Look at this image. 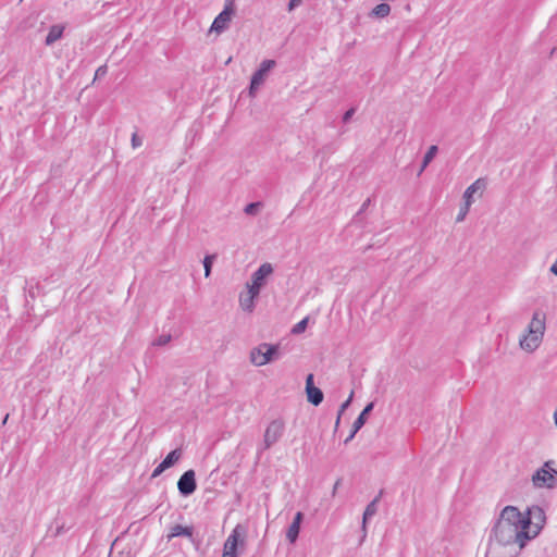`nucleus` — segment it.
<instances>
[{
	"mask_svg": "<svg viewBox=\"0 0 557 557\" xmlns=\"http://www.w3.org/2000/svg\"><path fill=\"white\" fill-rule=\"evenodd\" d=\"M244 536H245V529L237 524L233 531L231 532V534L227 536L226 541L224 542V545H223V550L227 552V553H233V554H237V547H238V544L242 543L244 544Z\"/></svg>",
	"mask_w": 557,
	"mask_h": 557,
	"instance_id": "9d476101",
	"label": "nucleus"
},
{
	"mask_svg": "<svg viewBox=\"0 0 557 557\" xmlns=\"http://www.w3.org/2000/svg\"><path fill=\"white\" fill-rule=\"evenodd\" d=\"M356 112V109L355 108H350L349 110H347L344 115H343V122L344 123H347L348 121H350V119L352 117V115L355 114Z\"/></svg>",
	"mask_w": 557,
	"mask_h": 557,
	"instance_id": "7c9ffc66",
	"label": "nucleus"
},
{
	"mask_svg": "<svg viewBox=\"0 0 557 557\" xmlns=\"http://www.w3.org/2000/svg\"><path fill=\"white\" fill-rule=\"evenodd\" d=\"M302 520H304V513L301 511H298L295 515L293 522L286 530V539L290 544H294L297 541Z\"/></svg>",
	"mask_w": 557,
	"mask_h": 557,
	"instance_id": "4468645a",
	"label": "nucleus"
},
{
	"mask_svg": "<svg viewBox=\"0 0 557 557\" xmlns=\"http://www.w3.org/2000/svg\"><path fill=\"white\" fill-rule=\"evenodd\" d=\"M553 419H554V424H555V426H556V429H557V406H556V408H555V410H554Z\"/></svg>",
	"mask_w": 557,
	"mask_h": 557,
	"instance_id": "e433bc0d",
	"label": "nucleus"
},
{
	"mask_svg": "<svg viewBox=\"0 0 557 557\" xmlns=\"http://www.w3.org/2000/svg\"><path fill=\"white\" fill-rule=\"evenodd\" d=\"M470 207H471V205H467L466 202H463V205L460 207V210L457 214L456 222L459 223L466 219V216L470 210Z\"/></svg>",
	"mask_w": 557,
	"mask_h": 557,
	"instance_id": "bb28decb",
	"label": "nucleus"
},
{
	"mask_svg": "<svg viewBox=\"0 0 557 557\" xmlns=\"http://www.w3.org/2000/svg\"><path fill=\"white\" fill-rule=\"evenodd\" d=\"M377 502H379V497H375L370 504H368V506L366 507V510L363 512V517H362V532H363V535H362V540L366 537L367 535V521L372 518L376 511H377Z\"/></svg>",
	"mask_w": 557,
	"mask_h": 557,
	"instance_id": "dca6fc26",
	"label": "nucleus"
},
{
	"mask_svg": "<svg viewBox=\"0 0 557 557\" xmlns=\"http://www.w3.org/2000/svg\"><path fill=\"white\" fill-rule=\"evenodd\" d=\"M141 144H143L141 138L136 133H134L133 136H132V146H133V148H138V147L141 146Z\"/></svg>",
	"mask_w": 557,
	"mask_h": 557,
	"instance_id": "c756f323",
	"label": "nucleus"
},
{
	"mask_svg": "<svg viewBox=\"0 0 557 557\" xmlns=\"http://www.w3.org/2000/svg\"><path fill=\"white\" fill-rule=\"evenodd\" d=\"M308 321H309V318L306 317L301 321L296 323L292 329V333L295 335H298V334H301L302 332H305V330L308 325Z\"/></svg>",
	"mask_w": 557,
	"mask_h": 557,
	"instance_id": "b1692460",
	"label": "nucleus"
},
{
	"mask_svg": "<svg viewBox=\"0 0 557 557\" xmlns=\"http://www.w3.org/2000/svg\"><path fill=\"white\" fill-rule=\"evenodd\" d=\"M521 522L522 512L515 506H506L492 529L491 540L502 546L516 544L519 548H523L530 541V536Z\"/></svg>",
	"mask_w": 557,
	"mask_h": 557,
	"instance_id": "f257e3e1",
	"label": "nucleus"
},
{
	"mask_svg": "<svg viewBox=\"0 0 557 557\" xmlns=\"http://www.w3.org/2000/svg\"><path fill=\"white\" fill-rule=\"evenodd\" d=\"M549 271L557 276V258L556 261L552 264Z\"/></svg>",
	"mask_w": 557,
	"mask_h": 557,
	"instance_id": "f704fd0d",
	"label": "nucleus"
},
{
	"mask_svg": "<svg viewBox=\"0 0 557 557\" xmlns=\"http://www.w3.org/2000/svg\"><path fill=\"white\" fill-rule=\"evenodd\" d=\"M522 527L530 541L535 539L544 528L546 523V513L540 506H531L528 508L525 513H522Z\"/></svg>",
	"mask_w": 557,
	"mask_h": 557,
	"instance_id": "7ed1b4c3",
	"label": "nucleus"
},
{
	"mask_svg": "<svg viewBox=\"0 0 557 557\" xmlns=\"http://www.w3.org/2000/svg\"><path fill=\"white\" fill-rule=\"evenodd\" d=\"M108 72V67L107 65H101L99 66L97 70H96V73H95V79L99 78V77H102L107 74Z\"/></svg>",
	"mask_w": 557,
	"mask_h": 557,
	"instance_id": "c85d7f7f",
	"label": "nucleus"
},
{
	"mask_svg": "<svg viewBox=\"0 0 557 557\" xmlns=\"http://www.w3.org/2000/svg\"><path fill=\"white\" fill-rule=\"evenodd\" d=\"M274 60H263L259 66V69L252 74L250 86H249V95L251 97L256 96L257 89L264 83V79L268 73L275 66Z\"/></svg>",
	"mask_w": 557,
	"mask_h": 557,
	"instance_id": "1a4fd4ad",
	"label": "nucleus"
},
{
	"mask_svg": "<svg viewBox=\"0 0 557 557\" xmlns=\"http://www.w3.org/2000/svg\"><path fill=\"white\" fill-rule=\"evenodd\" d=\"M171 339H172L171 334H161L152 342V346H156V347L165 346L171 342Z\"/></svg>",
	"mask_w": 557,
	"mask_h": 557,
	"instance_id": "393cba45",
	"label": "nucleus"
},
{
	"mask_svg": "<svg viewBox=\"0 0 557 557\" xmlns=\"http://www.w3.org/2000/svg\"><path fill=\"white\" fill-rule=\"evenodd\" d=\"M341 417L339 414H337V418H336V421H335V430H337V428L339 426V423H341Z\"/></svg>",
	"mask_w": 557,
	"mask_h": 557,
	"instance_id": "4c0bfd02",
	"label": "nucleus"
},
{
	"mask_svg": "<svg viewBox=\"0 0 557 557\" xmlns=\"http://www.w3.org/2000/svg\"><path fill=\"white\" fill-rule=\"evenodd\" d=\"M352 397H354V392L350 393L349 397L347 398L346 401H344L341 407H339V410H338V414L342 416L344 413V411L349 407L351 400H352Z\"/></svg>",
	"mask_w": 557,
	"mask_h": 557,
	"instance_id": "cd10ccee",
	"label": "nucleus"
},
{
	"mask_svg": "<svg viewBox=\"0 0 557 557\" xmlns=\"http://www.w3.org/2000/svg\"><path fill=\"white\" fill-rule=\"evenodd\" d=\"M273 273V267L271 263H262L259 269L252 274L251 278H267V276Z\"/></svg>",
	"mask_w": 557,
	"mask_h": 557,
	"instance_id": "412c9836",
	"label": "nucleus"
},
{
	"mask_svg": "<svg viewBox=\"0 0 557 557\" xmlns=\"http://www.w3.org/2000/svg\"><path fill=\"white\" fill-rule=\"evenodd\" d=\"M215 259L214 255L206 256L203 259L205 276L208 277L211 274V268Z\"/></svg>",
	"mask_w": 557,
	"mask_h": 557,
	"instance_id": "a878e982",
	"label": "nucleus"
},
{
	"mask_svg": "<svg viewBox=\"0 0 557 557\" xmlns=\"http://www.w3.org/2000/svg\"><path fill=\"white\" fill-rule=\"evenodd\" d=\"M263 207V203L260 201L250 202L244 208V212L247 215H257L259 210Z\"/></svg>",
	"mask_w": 557,
	"mask_h": 557,
	"instance_id": "5701e85b",
	"label": "nucleus"
},
{
	"mask_svg": "<svg viewBox=\"0 0 557 557\" xmlns=\"http://www.w3.org/2000/svg\"><path fill=\"white\" fill-rule=\"evenodd\" d=\"M222 557H237V554L227 553V552L223 550Z\"/></svg>",
	"mask_w": 557,
	"mask_h": 557,
	"instance_id": "c9c22d12",
	"label": "nucleus"
},
{
	"mask_svg": "<svg viewBox=\"0 0 557 557\" xmlns=\"http://www.w3.org/2000/svg\"><path fill=\"white\" fill-rule=\"evenodd\" d=\"M182 457V450L181 449H174L172 450L163 460L162 465L166 469L171 468L174 463H176Z\"/></svg>",
	"mask_w": 557,
	"mask_h": 557,
	"instance_id": "aec40b11",
	"label": "nucleus"
},
{
	"mask_svg": "<svg viewBox=\"0 0 557 557\" xmlns=\"http://www.w3.org/2000/svg\"><path fill=\"white\" fill-rule=\"evenodd\" d=\"M302 2V0H289V3H288V11H293L296 7H298L300 3Z\"/></svg>",
	"mask_w": 557,
	"mask_h": 557,
	"instance_id": "473e14b6",
	"label": "nucleus"
},
{
	"mask_svg": "<svg viewBox=\"0 0 557 557\" xmlns=\"http://www.w3.org/2000/svg\"><path fill=\"white\" fill-rule=\"evenodd\" d=\"M370 202H371V199H370V198H368V199L362 203V206H361V208H360V210H359V212H358V213H362V212H363V211L369 207Z\"/></svg>",
	"mask_w": 557,
	"mask_h": 557,
	"instance_id": "72a5a7b5",
	"label": "nucleus"
},
{
	"mask_svg": "<svg viewBox=\"0 0 557 557\" xmlns=\"http://www.w3.org/2000/svg\"><path fill=\"white\" fill-rule=\"evenodd\" d=\"M554 461H546L532 475V483L536 488H555L557 486V470L553 467Z\"/></svg>",
	"mask_w": 557,
	"mask_h": 557,
	"instance_id": "20e7f679",
	"label": "nucleus"
},
{
	"mask_svg": "<svg viewBox=\"0 0 557 557\" xmlns=\"http://www.w3.org/2000/svg\"><path fill=\"white\" fill-rule=\"evenodd\" d=\"M250 362L256 367H262L280 358L278 345L262 343L250 351Z\"/></svg>",
	"mask_w": 557,
	"mask_h": 557,
	"instance_id": "39448f33",
	"label": "nucleus"
},
{
	"mask_svg": "<svg viewBox=\"0 0 557 557\" xmlns=\"http://www.w3.org/2000/svg\"><path fill=\"white\" fill-rule=\"evenodd\" d=\"M177 488L183 496H189L196 491L197 484L194 470H187L181 475L177 482Z\"/></svg>",
	"mask_w": 557,
	"mask_h": 557,
	"instance_id": "9b49d317",
	"label": "nucleus"
},
{
	"mask_svg": "<svg viewBox=\"0 0 557 557\" xmlns=\"http://www.w3.org/2000/svg\"><path fill=\"white\" fill-rule=\"evenodd\" d=\"M546 332V313L542 310H535L525 330L519 337V347L521 350L533 354L543 343Z\"/></svg>",
	"mask_w": 557,
	"mask_h": 557,
	"instance_id": "f03ea898",
	"label": "nucleus"
},
{
	"mask_svg": "<svg viewBox=\"0 0 557 557\" xmlns=\"http://www.w3.org/2000/svg\"><path fill=\"white\" fill-rule=\"evenodd\" d=\"M338 485H339V480H337V481L335 482V484H334L333 495L336 493Z\"/></svg>",
	"mask_w": 557,
	"mask_h": 557,
	"instance_id": "58836bf2",
	"label": "nucleus"
},
{
	"mask_svg": "<svg viewBox=\"0 0 557 557\" xmlns=\"http://www.w3.org/2000/svg\"><path fill=\"white\" fill-rule=\"evenodd\" d=\"M285 423L283 420L276 419L271 421L263 435V449H269L283 436Z\"/></svg>",
	"mask_w": 557,
	"mask_h": 557,
	"instance_id": "6e6552de",
	"label": "nucleus"
},
{
	"mask_svg": "<svg viewBox=\"0 0 557 557\" xmlns=\"http://www.w3.org/2000/svg\"><path fill=\"white\" fill-rule=\"evenodd\" d=\"M391 12V5L388 3H380L377 5H375L371 13H370V16H373V17H379V18H383L385 16H387Z\"/></svg>",
	"mask_w": 557,
	"mask_h": 557,
	"instance_id": "6ab92c4d",
	"label": "nucleus"
},
{
	"mask_svg": "<svg viewBox=\"0 0 557 557\" xmlns=\"http://www.w3.org/2000/svg\"><path fill=\"white\" fill-rule=\"evenodd\" d=\"M235 13V3L234 0H225L223 11L214 18L210 30L215 32L216 34H221L226 30L232 21V16Z\"/></svg>",
	"mask_w": 557,
	"mask_h": 557,
	"instance_id": "0eeeda50",
	"label": "nucleus"
},
{
	"mask_svg": "<svg viewBox=\"0 0 557 557\" xmlns=\"http://www.w3.org/2000/svg\"><path fill=\"white\" fill-rule=\"evenodd\" d=\"M193 532H194V529L191 527H184L181 524H175L171 528L170 534L168 535V537H169V540L176 537V536L191 537Z\"/></svg>",
	"mask_w": 557,
	"mask_h": 557,
	"instance_id": "a211bd4d",
	"label": "nucleus"
},
{
	"mask_svg": "<svg viewBox=\"0 0 557 557\" xmlns=\"http://www.w3.org/2000/svg\"><path fill=\"white\" fill-rule=\"evenodd\" d=\"M165 470H166V468H165V467H163V465H162V463H160V465H159V466L153 470V472H152L151 476H152V478H157V476H159V475H160L163 471H165Z\"/></svg>",
	"mask_w": 557,
	"mask_h": 557,
	"instance_id": "2f4dec72",
	"label": "nucleus"
},
{
	"mask_svg": "<svg viewBox=\"0 0 557 557\" xmlns=\"http://www.w3.org/2000/svg\"><path fill=\"white\" fill-rule=\"evenodd\" d=\"M374 407L373 403L368 404L364 409L361 411V413L358 416V418L355 420L352 424V430L348 437L345 440V444L349 443L356 435V433L364 425L367 421V416L372 411Z\"/></svg>",
	"mask_w": 557,
	"mask_h": 557,
	"instance_id": "ddd939ff",
	"label": "nucleus"
},
{
	"mask_svg": "<svg viewBox=\"0 0 557 557\" xmlns=\"http://www.w3.org/2000/svg\"><path fill=\"white\" fill-rule=\"evenodd\" d=\"M63 32H64V26L59 25V24L52 25L49 29L47 37H46L45 44L47 46L53 45L57 40H59L62 37Z\"/></svg>",
	"mask_w": 557,
	"mask_h": 557,
	"instance_id": "f3484780",
	"label": "nucleus"
},
{
	"mask_svg": "<svg viewBox=\"0 0 557 557\" xmlns=\"http://www.w3.org/2000/svg\"><path fill=\"white\" fill-rule=\"evenodd\" d=\"M265 281L247 282L238 296L239 307L243 311L251 313L255 309V300L258 298Z\"/></svg>",
	"mask_w": 557,
	"mask_h": 557,
	"instance_id": "423d86ee",
	"label": "nucleus"
},
{
	"mask_svg": "<svg viewBox=\"0 0 557 557\" xmlns=\"http://www.w3.org/2000/svg\"><path fill=\"white\" fill-rule=\"evenodd\" d=\"M306 393L308 400L314 405L319 406L323 400V393L320 388L313 385V374H308L306 379Z\"/></svg>",
	"mask_w": 557,
	"mask_h": 557,
	"instance_id": "f8f14e48",
	"label": "nucleus"
},
{
	"mask_svg": "<svg viewBox=\"0 0 557 557\" xmlns=\"http://www.w3.org/2000/svg\"><path fill=\"white\" fill-rule=\"evenodd\" d=\"M486 188V181L484 178H478L474 183H472L463 193V202L467 205H472L473 195L481 190L483 191Z\"/></svg>",
	"mask_w": 557,
	"mask_h": 557,
	"instance_id": "2eb2a0df",
	"label": "nucleus"
},
{
	"mask_svg": "<svg viewBox=\"0 0 557 557\" xmlns=\"http://www.w3.org/2000/svg\"><path fill=\"white\" fill-rule=\"evenodd\" d=\"M437 153V146L433 145L431 146L428 151L425 152L421 165V172L428 166V164L433 160L435 154Z\"/></svg>",
	"mask_w": 557,
	"mask_h": 557,
	"instance_id": "4be33fe9",
	"label": "nucleus"
}]
</instances>
